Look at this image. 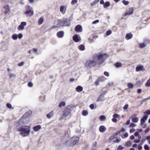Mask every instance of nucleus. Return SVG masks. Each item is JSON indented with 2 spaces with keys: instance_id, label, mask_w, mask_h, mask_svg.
I'll return each mask as SVG.
<instances>
[{
  "instance_id": "nucleus-5",
  "label": "nucleus",
  "mask_w": 150,
  "mask_h": 150,
  "mask_svg": "<svg viewBox=\"0 0 150 150\" xmlns=\"http://www.w3.org/2000/svg\"><path fill=\"white\" fill-rule=\"evenodd\" d=\"M26 120V118L22 117L19 121L16 124V125L17 127H19L20 126L23 125L24 124H25V121Z\"/></svg>"
},
{
  "instance_id": "nucleus-64",
  "label": "nucleus",
  "mask_w": 150,
  "mask_h": 150,
  "mask_svg": "<svg viewBox=\"0 0 150 150\" xmlns=\"http://www.w3.org/2000/svg\"><path fill=\"white\" fill-rule=\"evenodd\" d=\"M146 140H148L150 139V135L147 136L146 138Z\"/></svg>"
},
{
  "instance_id": "nucleus-10",
  "label": "nucleus",
  "mask_w": 150,
  "mask_h": 150,
  "mask_svg": "<svg viewBox=\"0 0 150 150\" xmlns=\"http://www.w3.org/2000/svg\"><path fill=\"white\" fill-rule=\"evenodd\" d=\"M3 8L4 9V13L6 14L8 13L10 10L9 6L8 5H5L3 7Z\"/></svg>"
},
{
  "instance_id": "nucleus-42",
  "label": "nucleus",
  "mask_w": 150,
  "mask_h": 150,
  "mask_svg": "<svg viewBox=\"0 0 150 150\" xmlns=\"http://www.w3.org/2000/svg\"><path fill=\"white\" fill-rule=\"evenodd\" d=\"M121 131H119L117 132L116 133H115L114 134L115 136V137L117 135L121 133Z\"/></svg>"
},
{
  "instance_id": "nucleus-8",
  "label": "nucleus",
  "mask_w": 150,
  "mask_h": 150,
  "mask_svg": "<svg viewBox=\"0 0 150 150\" xmlns=\"http://www.w3.org/2000/svg\"><path fill=\"white\" fill-rule=\"evenodd\" d=\"M73 40L75 42H78L81 41V38L80 37L77 35H74L73 37Z\"/></svg>"
},
{
  "instance_id": "nucleus-36",
  "label": "nucleus",
  "mask_w": 150,
  "mask_h": 150,
  "mask_svg": "<svg viewBox=\"0 0 150 150\" xmlns=\"http://www.w3.org/2000/svg\"><path fill=\"white\" fill-rule=\"evenodd\" d=\"M124 149V147L121 145H120L118 146L117 148V150L123 149Z\"/></svg>"
},
{
  "instance_id": "nucleus-55",
  "label": "nucleus",
  "mask_w": 150,
  "mask_h": 150,
  "mask_svg": "<svg viewBox=\"0 0 150 150\" xmlns=\"http://www.w3.org/2000/svg\"><path fill=\"white\" fill-rule=\"evenodd\" d=\"M9 76L10 78H14L15 77L16 75L14 74H9Z\"/></svg>"
},
{
  "instance_id": "nucleus-39",
  "label": "nucleus",
  "mask_w": 150,
  "mask_h": 150,
  "mask_svg": "<svg viewBox=\"0 0 150 150\" xmlns=\"http://www.w3.org/2000/svg\"><path fill=\"white\" fill-rule=\"evenodd\" d=\"M139 46L140 48H143L144 47L146 46V45L144 43H142L140 44Z\"/></svg>"
},
{
  "instance_id": "nucleus-30",
  "label": "nucleus",
  "mask_w": 150,
  "mask_h": 150,
  "mask_svg": "<svg viewBox=\"0 0 150 150\" xmlns=\"http://www.w3.org/2000/svg\"><path fill=\"white\" fill-rule=\"evenodd\" d=\"M6 106L7 108H8L10 109H13V107H12L11 105L9 103H8L6 104Z\"/></svg>"
},
{
  "instance_id": "nucleus-51",
  "label": "nucleus",
  "mask_w": 150,
  "mask_h": 150,
  "mask_svg": "<svg viewBox=\"0 0 150 150\" xmlns=\"http://www.w3.org/2000/svg\"><path fill=\"white\" fill-rule=\"evenodd\" d=\"M33 84L31 82H29L28 83V86L30 87H31L33 86Z\"/></svg>"
},
{
  "instance_id": "nucleus-3",
  "label": "nucleus",
  "mask_w": 150,
  "mask_h": 150,
  "mask_svg": "<svg viewBox=\"0 0 150 150\" xmlns=\"http://www.w3.org/2000/svg\"><path fill=\"white\" fill-rule=\"evenodd\" d=\"M57 22L58 24V27L62 26H69L70 25V21L69 19L63 18L61 20H58Z\"/></svg>"
},
{
  "instance_id": "nucleus-57",
  "label": "nucleus",
  "mask_w": 150,
  "mask_h": 150,
  "mask_svg": "<svg viewBox=\"0 0 150 150\" xmlns=\"http://www.w3.org/2000/svg\"><path fill=\"white\" fill-rule=\"evenodd\" d=\"M90 107L91 109H94V105L93 104H91L90 105Z\"/></svg>"
},
{
  "instance_id": "nucleus-11",
  "label": "nucleus",
  "mask_w": 150,
  "mask_h": 150,
  "mask_svg": "<svg viewBox=\"0 0 150 150\" xmlns=\"http://www.w3.org/2000/svg\"><path fill=\"white\" fill-rule=\"evenodd\" d=\"M133 9L132 8H129L126 12L125 13V16H127V15L132 14L133 12Z\"/></svg>"
},
{
  "instance_id": "nucleus-7",
  "label": "nucleus",
  "mask_w": 150,
  "mask_h": 150,
  "mask_svg": "<svg viewBox=\"0 0 150 150\" xmlns=\"http://www.w3.org/2000/svg\"><path fill=\"white\" fill-rule=\"evenodd\" d=\"M79 139V138L77 137H73L71 139L72 144L73 145L76 144L78 142Z\"/></svg>"
},
{
  "instance_id": "nucleus-24",
  "label": "nucleus",
  "mask_w": 150,
  "mask_h": 150,
  "mask_svg": "<svg viewBox=\"0 0 150 150\" xmlns=\"http://www.w3.org/2000/svg\"><path fill=\"white\" fill-rule=\"evenodd\" d=\"M53 116V112H51L48 114L47 115V117L50 119Z\"/></svg>"
},
{
  "instance_id": "nucleus-46",
  "label": "nucleus",
  "mask_w": 150,
  "mask_h": 150,
  "mask_svg": "<svg viewBox=\"0 0 150 150\" xmlns=\"http://www.w3.org/2000/svg\"><path fill=\"white\" fill-rule=\"evenodd\" d=\"M148 117V115H146L144 116L142 118L145 121L147 120Z\"/></svg>"
},
{
  "instance_id": "nucleus-48",
  "label": "nucleus",
  "mask_w": 150,
  "mask_h": 150,
  "mask_svg": "<svg viewBox=\"0 0 150 150\" xmlns=\"http://www.w3.org/2000/svg\"><path fill=\"white\" fill-rule=\"evenodd\" d=\"M18 37L19 39H21L23 37V35L22 34L20 33L18 35Z\"/></svg>"
},
{
  "instance_id": "nucleus-21",
  "label": "nucleus",
  "mask_w": 150,
  "mask_h": 150,
  "mask_svg": "<svg viewBox=\"0 0 150 150\" xmlns=\"http://www.w3.org/2000/svg\"><path fill=\"white\" fill-rule=\"evenodd\" d=\"M78 48L79 50L81 51H83L85 49V47L83 45H81L78 47Z\"/></svg>"
},
{
  "instance_id": "nucleus-60",
  "label": "nucleus",
  "mask_w": 150,
  "mask_h": 150,
  "mask_svg": "<svg viewBox=\"0 0 150 150\" xmlns=\"http://www.w3.org/2000/svg\"><path fill=\"white\" fill-rule=\"evenodd\" d=\"M130 123V120H128L126 122V124L127 125H128Z\"/></svg>"
},
{
  "instance_id": "nucleus-19",
  "label": "nucleus",
  "mask_w": 150,
  "mask_h": 150,
  "mask_svg": "<svg viewBox=\"0 0 150 150\" xmlns=\"http://www.w3.org/2000/svg\"><path fill=\"white\" fill-rule=\"evenodd\" d=\"M83 89L82 87L80 86H78L76 88V90L78 92H80L82 91Z\"/></svg>"
},
{
  "instance_id": "nucleus-61",
  "label": "nucleus",
  "mask_w": 150,
  "mask_h": 150,
  "mask_svg": "<svg viewBox=\"0 0 150 150\" xmlns=\"http://www.w3.org/2000/svg\"><path fill=\"white\" fill-rule=\"evenodd\" d=\"M142 90L141 89H139L137 90V92L138 93H140L141 92Z\"/></svg>"
},
{
  "instance_id": "nucleus-16",
  "label": "nucleus",
  "mask_w": 150,
  "mask_h": 150,
  "mask_svg": "<svg viewBox=\"0 0 150 150\" xmlns=\"http://www.w3.org/2000/svg\"><path fill=\"white\" fill-rule=\"evenodd\" d=\"M104 100V96H102V94H100L98 99L97 101L98 102L103 101Z\"/></svg>"
},
{
  "instance_id": "nucleus-26",
  "label": "nucleus",
  "mask_w": 150,
  "mask_h": 150,
  "mask_svg": "<svg viewBox=\"0 0 150 150\" xmlns=\"http://www.w3.org/2000/svg\"><path fill=\"white\" fill-rule=\"evenodd\" d=\"M110 5V3L109 2L107 1L104 4L103 6L104 8H106L108 7Z\"/></svg>"
},
{
  "instance_id": "nucleus-31",
  "label": "nucleus",
  "mask_w": 150,
  "mask_h": 150,
  "mask_svg": "<svg viewBox=\"0 0 150 150\" xmlns=\"http://www.w3.org/2000/svg\"><path fill=\"white\" fill-rule=\"evenodd\" d=\"M65 105V103L64 102H62L59 103V106L61 107L62 106H64Z\"/></svg>"
},
{
  "instance_id": "nucleus-54",
  "label": "nucleus",
  "mask_w": 150,
  "mask_h": 150,
  "mask_svg": "<svg viewBox=\"0 0 150 150\" xmlns=\"http://www.w3.org/2000/svg\"><path fill=\"white\" fill-rule=\"evenodd\" d=\"M24 64V63L23 62H20V63H19L18 64V66H22Z\"/></svg>"
},
{
  "instance_id": "nucleus-49",
  "label": "nucleus",
  "mask_w": 150,
  "mask_h": 150,
  "mask_svg": "<svg viewBox=\"0 0 150 150\" xmlns=\"http://www.w3.org/2000/svg\"><path fill=\"white\" fill-rule=\"evenodd\" d=\"M99 22V20H97L96 21H93L92 23L93 24H96Z\"/></svg>"
},
{
  "instance_id": "nucleus-47",
  "label": "nucleus",
  "mask_w": 150,
  "mask_h": 150,
  "mask_svg": "<svg viewBox=\"0 0 150 150\" xmlns=\"http://www.w3.org/2000/svg\"><path fill=\"white\" fill-rule=\"evenodd\" d=\"M149 98H145L144 99H143V100H142V101L141 102V104H142L143 103L146 102V100H149Z\"/></svg>"
},
{
  "instance_id": "nucleus-62",
  "label": "nucleus",
  "mask_w": 150,
  "mask_h": 150,
  "mask_svg": "<svg viewBox=\"0 0 150 150\" xmlns=\"http://www.w3.org/2000/svg\"><path fill=\"white\" fill-rule=\"evenodd\" d=\"M139 135V133L138 132H135L134 133V135L135 136H137L138 135Z\"/></svg>"
},
{
  "instance_id": "nucleus-50",
  "label": "nucleus",
  "mask_w": 150,
  "mask_h": 150,
  "mask_svg": "<svg viewBox=\"0 0 150 150\" xmlns=\"http://www.w3.org/2000/svg\"><path fill=\"white\" fill-rule=\"evenodd\" d=\"M104 74L108 77L109 76V74L108 73L107 71H105L104 72Z\"/></svg>"
},
{
  "instance_id": "nucleus-40",
  "label": "nucleus",
  "mask_w": 150,
  "mask_h": 150,
  "mask_svg": "<svg viewBox=\"0 0 150 150\" xmlns=\"http://www.w3.org/2000/svg\"><path fill=\"white\" fill-rule=\"evenodd\" d=\"M105 119V117L104 115H101L100 117V119L101 120H103Z\"/></svg>"
},
{
  "instance_id": "nucleus-52",
  "label": "nucleus",
  "mask_w": 150,
  "mask_h": 150,
  "mask_svg": "<svg viewBox=\"0 0 150 150\" xmlns=\"http://www.w3.org/2000/svg\"><path fill=\"white\" fill-rule=\"evenodd\" d=\"M128 107V105L127 104H126L124 107L123 109L124 110H127Z\"/></svg>"
},
{
  "instance_id": "nucleus-53",
  "label": "nucleus",
  "mask_w": 150,
  "mask_h": 150,
  "mask_svg": "<svg viewBox=\"0 0 150 150\" xmlns=\"http://www.w3.org/2000/svg\"><path fill=\"white\" fill-rule=\"evenodd\" d=\"M145 122V120H144L142 118L141 120V123H140L141 125L142 124H143Z\"/></svg>"
},
{
  "instance_id": "nucleus-15",
  "label": "nucleus",
  "mask_w": 150,
  "mask_h": 150,
  "mask_svg": "<svg viewBox=\"0 0 150 150\" xmlns=\"http://www.w3.org/2000/svg\"><path fill=\"white\" fill-rule=\"evenodd\" d=\"M41 127L40 125H38L35 126L33 128V130L35 132H37L41 129Z\"/></svg>"
},
{
  "instance_id": "nucleus-13",
  "label": "nucleus",
  "mask_w": 150,
  "mask_h": 150,
  "mask_svg": "<svg viewBox=\"0 0 150 150\" xmlns=\"http://www.w3.org/2000/svg\"><path fill=\"white\" fill-rule=\"evenodd\" d=\"M99 129L100 132H104L106 130V128L105 126L102 125L100 126Z\"/></svg>"
},
{
  "instance_id": "nucleus-43",
  "label": "nucleus",
  "mask_w": 150,
  "mask_h": 150,
  "mask_svg": "<svg viewBox=\"0 0 150 150\" xmlns=\"http://www.w3.org/2000/svg\"><path fill=\"white\" fill-rule=\"evenodd\" d=\"M115 137V136L113 134V135L112 136H111L110 137L109 139L110 140H112V139H114Z\"/></svg>"
},
{
  "instance_id": "nucleus-29",
  "label": "nucleus",
  "mask_w": 150,
  "mask_h": 150,
  "mask_svg": "<svg viewBox=\"0 0 150 150\" xmlns=\"http://www.w3.org/2000/svg\"><path fill=\"white\" fill-rule=\"evenodd\" d=\"M12 38L14 40H16L18 38V35L17 34H14L12 35Z\"/></svg>"
},
{
  "instance_id": "nucleus-12",
  "label": "nucleus",
  "mask_w": 150,
  "mask_h": 150,
  "mask_svg": "<svg viewBox=\"0 0 150 150\" xmlns=\"http://www.w3.org/2000/svg\"><path fill=\"white\" fill-rule=\"evenodd\" d=\"M60 11L62 14H64L66 11V7L63 6H61L60 8Z\"/></svg>"
},
{
  "instance_id": "nucleus-33",
  "label": "nucleus",
  "mask_w": 150,
  "mask_h": 150,
  "mask_svg": "<svg viewBox=\"0 0 150 150\" xmlns=\"http://www.w3.org/2000/svg\"><path fill=\"white\" fill-rule=\"evenodd\" d=\"M77 2V0H72L71 4L72 5H74Z\"/></svg>"
},
{
  "instance_id": "nucleus-6",
  "label": "nucleus",
  "mask_w": 150,
  "mask_h": 150,
  "mask_svg": "<svg viewBox=\"0 0 150 150\" xmlns=\"http://www.w3.org/2000/svg\"><path fill=\"white\" fill-rule=\"evenodd\" d=\"M26 25V23L25 22H22L18 27L17 29L19 30H22L24 29V27Z\"/></svg>"
},
{
  "instance_id": "nucleus-27",
  "label": "nucleus",
  "mask_w": 150,
  "mask_h": 150,
  "mask_svg": "<svg viewBox=\"0 0 150 150\" xmlns=\"http://www.w3.org/2000/svg\"><path fill=\"white\" fill-rule=\"evenodd\" d=\"M128 87L129 88H132L133 87V84L130 83H128L127 84Z\"/></svg>"
},
{
  "instance_id": "nucleus-34",
  "label": "nucleus",
  "mask_w": 150,
  "mask_h": 150,
  "mask_svg": "<svg viewBox=\"0 0 150 150\" xmlns=\"http://www.w3.org/2000/svg\"><path fill=\"white\" fill-rule=\"evenodd\" d=\"M128 136V134L127 133H125V134H124L122 136V138L124 139L125 138L127 137Z\"/></svg>"
},
{
  "instance_id": "nucleus-1",
  "label": "nucleus",
  "mask_w": 150,
  "mask_h": 150,
  "mask_svg": "<svg viewBox=\"0 0 150 150\" xmlns=\"http://www.w3.org/2000/svg\"><path fill=\"white\" fill-rule=\"evenodd\" d=\"M108 57L106 54H99L93 55V59L87 61L85 63V66L90 68L94 66L96 64L98 65L102 64L104 62V60Z\"/></svg>"
},
{
  "instance_id": "nucleus-63",
  "label": "nucleus",
  "mask_w": 150,
  "mask_h": 150,
  "mask_svg": "<svg viewBox=\"0 0 150 150\" xmlns=\"http://www.w3.org/2000/svg\"><path fill=\"white\" fill-rule=\"evenodd\" d=\"M100 4H104V2L103 0H101L100 1Z\"/></svg>"
},
{
  "instance_id": "nucleus-18",
  "label": "nucleus",
  "mask_w": 150,
  "mask_h": 150,
  "mask_svg": "<svg viewBox=\"0 0 150 150\" xmlns=\"http://www.w3.org/2000/svg\"><path fill=\"white\" fill-rule=\"evenodd\" d=\"M132 37V35L131 33H129V34H127L126 35V39L127 40H128L129 39L131 38Z\"/></svg>"
},
{
  "instance_id": "nucleus-4",
  "label": "nucleus",
  "mask_w": 150,
  "mask_h": 150,
  "mask_svg": "<svg viewBox=\"0 0 150 150\" xmlns=\"http://www.w3.org/2000/svg\"><path fill=\"white\" fill-rule=\"evenodd\" d=\"M26 11L24 14L27 17H31L34 14V12L32 7L29 5H27L25 7Z\"/></svg>"
},
{
  "instance_id": "nucleus-58",
  "label": "nucleus",
  "mask_w": 150,
  "mask_h": 150,
  "mask_svg": "<svg viewBox=\"0 0 150 150\" xmlns=\"http://www.w3.org/2000/svg\"><path fill=\"white\" fill-rule=\"evenodd\" d=\"M112 120V122H116V121H117L116 119L115 118H114V117H113Z\"/></svg>"
},
{
  "instance_id": "nucleus-14",
  "label": "nucleus",
  "mask_w": 150,
  "mask_h": 150,
  "mask_svg": "<svg viewBox=\"0 0 150 150\" xmlns=\"http://www.w3.org/2000/svg\"><path fill=\"white\" fill-rule=\"evenodd\" d=\"M75 29L76 31L81 32L82 31V27L80 25H77L75 27Z\"/></svg>"
},
{
  "instance_id": "nucleus-23",
  "label": "nucleus",
  "mask_w": 150,
  "mask_h": 150,
  "mask_svg": "<svg viewBox=\"0 0 150 150\" xmlns=\"http://www.w3.org/2000/svg\"><path fill=\"white\" fill-rule=\"evenodd\" d=\"M145 85L147 87H150V77L149 79L145 83Z\"/></svg>"
},
{
  "instance_id": "nucleus-2",
  "label": "nucleus",
  "mask_w": 150,
  "mask_h": 150,
  "mask_svg": "<svg viewBox=\"0 0 150 150\" xmlns=\"http://www.w3.org/2000/svg\"><path fill=\"white\" fill-rule=\"evenodd\" d=\"M17 131L20 132V134L23 137L28 136L30 132V127L28 126L20 127L17 129Z\"/></svg>"
},
{
  "instance_id": "nucleus-9",
  "label": "nucleus",
  "mask_w": 150,
  "mask_h": 150,
  "mask_svg": "<svg viewBox=\"0 0 150 150\" xmlns=\"http://www.w3.org/2000/svg\"><path fill=\"white\" fill-rule=\"evenodd\" d=\"M145 70V69L144 67L142 65H138L136 68V70L137 71H144Z\"/></svg>"
},
{
  "instance_id": "nucleus-45",
  "label": "nucleus",
  "mask_w": 150,
  "mask_h": 150,
  "mask_svg": "<svg viewBox=\"0 0 150 150\" xmlns=\"http://www.w3.org/2000/svg\"><path fill=\"white\" fill-rule=\"evenodd\" d=\"M131 145V143L130 142L128 141L126 143V145L127 146L129 147Z\"/></svg>"
},
{
  "instance_id": "nucleus-38",
  "label": "nucleus",
  "mask_w": 150,
  "mask_h": 150,
  "mask_svg": "<svg viewBox=\"0 0 150 150\" xmlns=\"http://www.w3.org/2000/svg\"><path fill=\"white\" fill-rule=\"evenodd\" d=\"M136 126V125L133 123H131L130 125H129V127H135Z\"/></svg>"
},
{
  "instance_id": "nucleus-44",
  "label": "nucleus",
  "mask_w": 150,
  "mask_h": 150,
  "mask_svg": "<svg viewBox=\"0 0 150 150\" xmlns=\"http://www.w3.org/2000/svg\"><path fill=\"white\" fill-rule=\"evenodd\" d=\"M122 3L126 5H128L129 4V2L128 1H126L124 0L122 1Z\"/></svg>"
},
{
  "instance_id": "nucleus-20",
  "label": "nucleus",
  "mask_w": 150,
  "mask_h": 150,
  "mask_svg": "<svg viewBox=\"0 0 150 150\" xmlns=\"http://www.w3.org/2000/svg\"><path fill=\"white\" fill-rule=\"evenodd\" d=\"M44 18L43 17H41L39 19L38 21V24L39 25H41L43 22Z\"/></svg>"
},
{
  "instance_id": "nucleus-56",
  "label": "nucleus",
  "mask_w": 150,
  "mask_h": 150,
  "mask_svg": "<svg viewBox=\"0 0 150 150\" xmlns=\"http://www.w3.org/2000/svg\"><path fill=\"white\" fill-rule=\"evenodd\" d=\"M135 131V129H134V128L131 129H130V131H129L130 132V133H132V132H133Z\"/></svg>"
},
{
  "instance_id": "nucleus-35",
  "label": "nucleus",
  "mask_w": 150,
  "mask_h": 150,
  "mask_svg": "<svg viewBox=\"0 0 150 150\" xmlns=\"http://www.w3.org/2000/svg\"><path fill=\"white\" fill-rule=\"evenodd\" d=\"M112 32L111 30H108L106 32V35L108 36L109 35L111 34Z\"/></svg>"
},
{
  "instance_id": "nucleus-59",
  "label": "nucleus",
  "mask_w": 150,
  "mask_h": 150,
  "mask_svg": "<svg viewBox=\"0 0 150 150\" xmlns=\"http://www.w3.org/2000/svg\"><path fill=\"white\" fill-rule=\"evenodd\" d=\"M145 113L148 115L150 114V110L146 111Z\"/></svg>"
},
{
  "instance_id": "nucleus-22",
  "label": "nucleus",
  "mask_w": 150,
  "mask_h": 150,
  "mask_svg": "<svg viewBox=\"0 0 150 150\" xmlns=\"http://www.w3.org/2000/svg\"><path fill=\"white\" fill-rule=\"evenodd\" d=\"M114 65L116 68H118L122 66V64L120 62H117L114 64Z\"/></svg>"
},
{
  "instance_id": "nucleus-41",
  "label": "nucleus",
  "mask_w": 150,
  "mask_h": 150,
  "mask_svg": "<svg viewBox=\"0 0 150 150\" xmlns=\"http://www.w3.org/2000/svg\"><path fill=\"white\" fill-rule=\"evenodd\" d=\"M144 148L146 150H149V148L147 145H145L144 146Z\"/></svg>"
},
{
  "instance_id": "nucleus-37",
  "label": "nucleus",
  "mask_w": 150,
  "mask_h": 150,
  "mask_svg": "<svg viewBox=\"0 0 150 150\" xmlns=\"http://www.w3.org/2000/svg\"><path fill=\"white\" fill-rule=\"evenodd\" d=\"M113 117L116 119L119 117V115L117 114H114L113 115Z\"/></svg>"
},
{
  "instance_id": "nucleus-17",
  "label": "nucleus",
  "mask_w": 150,
  "mask_h": 150,
  "mask_svg": "<svg viewBox=\"0 0 150 150\" xmlns=\"http://www.w3.org/2000/svg\"><path fill=\"white\" fill-rule=\"evenodd\" d=\"M64 33L63 32L60 31L57 33V35L58 37L62 38L63 36Z\"/></svg>"
},
{
  "instance_id": "nucleus-28",
  "label": "nucleus",
  "mask_w": 150,
  "mask_h": 150,
  "mask_svg": "<svg viewBox=\"0 0 150 150\" xmlns=\"http://www.w3.org/2000/svg\"><path fill=\"white\" fill-rule=\"evenodd\" d=\"M99 81H105L106 79L105 77L103 76H102L99 77L98 79Z\"/></svg>"
},
{
  "instance_id": "nucleus-32",
  "label": "nucleus",
  "mask_w": 150,
  "mask_h": 150,
  "mask_svg": "<svg viewBox=\"0 0 150 150\" xmlns=\"http://www.w3.org/2000/svg\"><path fill=\"white\" fill-rule=\"evenodd\" d=\"M88 114V112L85 110H83L82 112V114L84 116H86Z\"/></svg>"
},
{
  "instance_id": "nucleus-25",
  "label": "nucleus",
  "mask_w": 150,
  "mask_h": 150,
  "mask_svg": "<svg viewBox=\"0 0 150 150\" xmlns=\"http://www.w3.org/2000/svg\"><path fill=\"white\" fill-rule=\"evenodd\" d=\"M132 121L134 122L137 123L139 121V119L137 117H134L132 119Z\"/></svg>"
}]
</instances>
